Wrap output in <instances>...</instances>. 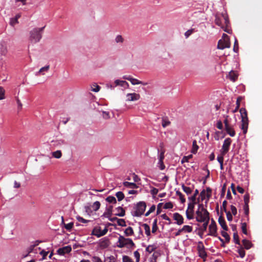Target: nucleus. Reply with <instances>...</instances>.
<instances>
[{"mask_svg": "<svg viewBox=\"0 0 262 262\" xmlns=\"http://www.w3.org/2000/svg\"><path fill=\"white\" fill-rule=\"evenodd\" d=\"M233 241L236 244L240 245L239 239L237 232L233 233Z\"/></svg>", "mask_w": 262, "mask_h": 262, "instance_id": "obj_39", "label": "nucleus"}, {"mask_svg": "<svg viewBox=\"0 0 262 262\" xmlns=\"http://www.w3.org/2000/svg\"><path fill=\"white\" fill-rule=\"evenodd\" d=\"M176 194L179 197L182 203H184L185 202V199H184L183 195L181 192L179 191H177Z\"/></svg>", "mask_w": 262, "mask_h": 262, "instance_id": "obj_46", "label": "nucleus"}, {"mask_svg": "<svg viewBox=\"0 0 262 262\" xmlns=\"http://www.w3.org/2000/svg\"><path fill=\"white\" fill-rule=\"evenodd\" d=\"M61 219H62V223L64 224V228L68 230H71L72 229V228L73 227V225H74V224L73 222H71L70 223H68V224H65L64 223V219H63V217H61Z\"/></svg>", "mask_w": 262, "mask_h": 262, "instance_id": "obj_28", "label": "nucleus"}, {"mask_svg": "<svg viewBox=\"0 0 262 262\" xmlns=\"http://www.w3.org/2000/svg\"><path fill=\"white\" fill-rule=\"evenodd\" d=\"M113 206H111L107 209V211L104 212L103 215L105 217L109 218L112 215Z\"/></svg>", "mask_w": 262, "mask_h": 262, "instance_id": "obj_38", "label": "nucleus"}, {"mask_svg": "<svg viewBox=\"0 0 262 262\" xmlns=\"http://www.w3.org/2000/svg\"><path fill=\"white\" fill-rule=\"evenodd\" d=\"M242 243L244 246V248L247 250L249 249L252 246L251 242L246 239H243Z\"/></svg>", "mask_w": 262, "mask_h": 262, "instance_id": "obj_25", "label": "nucleus"}, {"mask_svg": "<svg viewBox=\"0 0 262 262\" xmlns=\"http://www.w3.org/2000/svg\"><path fill=\"white\" fill-rule=\"evenodd\" d=\"M225 130L227 134L231 137H234L235 136V132L231 125L225 127Z\"/></svg>", "mask_w": 262, "mask_h": 262, "instance_id": "obj_24", "label": "nucleus"}, {"mask_svg": "<svg viewBox=\"0 0 262 262\" xmlns=\"http://www.w3.org/2000/svg\"><path fill=\"white\" fill-rule=\"evenodd\" d=\"M126 101H135L139 100L140 99V95L139 94L133 93H128L126 95Z\"/></svg>", "mask_w": 262, "mask_h": 262, "instance_id": "obj_15", "label": "nucleus"}, {"mask_svg": "<svg viewBox=\"0 0 262 262\" xmlns=\"http://www.w3.org/2000/svg\"><path fill=\"white\" fill-rule=\"evenodd\" d=\"M221 234L224 237H225L226 242L229 243L230 242V236L226 232L223 231L221 232Z\"/></svg>", "mask_w": 262, "mask_h": 262, "instance_id": "obj_41", "label": "nucleus"}, {"mask_svg": "<svg viewBox=\"0 0 262 262\" xmlns=\"http://www.w3.org/2000/svg\"><path fill=\"white\" fill-rule=\"evenodd\" d=\"M45 27L34 28L30 32L29 41L31 43H36L42 38V33Z\"/></svg>", "mask_w": 262, "mask_h": 262, "instance_id": "obj_3", "label": "nucleus"}, {"mask_svg": "<svg viewBox=\"0 0 262 262\" xmlns=\"http://www.w3.org/2000/svg\"><path fill=\"white\" fill-rule=\"evenodd\" d=\"M170 124V122L166 118H163L162 121V125L163 127H166Z\"/></svg>", "mask_w": 262, "mask_h": 262, "instance_id": "obj_36", "label": "nucleus"}, {"mask_svg": "<svg viewBox=\"0 0 262 262\" xmlns=\"http://www.w3.org/2000/svg\"><path fill=\"white\" fill-rule=\"evenodd\" d=\"M115 219L117 220V224L119 226L121 227H125L126 226L125 221L124 219H118L117 217H115Z\"/></svg>", "mask_w": 262, "mask_h": 262, "instance_id": "obj_35", "label": "nucleus"}, {"mask_svg": "<svg viewBox=\"0 0 262 262\" xmlns=\"http://www.w3.org/2000/svg\"><path fill=\"white\" fill-rule=\"evenodd\" d=\"M158 229V227L157 226V219H155L152 226V230L151 232L152 233H155L157 230Z\"/></svg>", "mask_w": 262, "mask_h": 262, "instance_id": "obj_33", "label": "nucleus"}, {"mask_svg": "<svg viewBox=\"0 0 262 262\" xmlns=\"http://www.w3.org/2000/svg\"><path fill=\"white\" fill-rule=\"evenodd\" d=\"M52 142L54 143V145H55V146H60V145L65 144V142H64V140H63L53 141Z\"/></svg>", "mask_w": 262, "mask_h": 262, "instance_id": "obj_48", "label": "nucleus"}, {"mask_svg": "<svg viewBox=\"0 0 262 262\" xmlns=\"http://www.w3.org/2000/svg\"><path fill=\"white\" fill-rule=\"evenodd\" d=\"M211 189L208 187L207 188V192L205 190H203L201 191L200 193V198L202 201L205 200V203L206 204L208 202V201L209 198L211 196Z\"/></svg>", "mask_w": 262, "mask_h": 262, "instance_id": "obj_11", "label": "nucleus"}, {"mask_svg": "<svg viewBox=\"0 0 262 262\" xmlns=\"http://www.w3.org/2000/svg\"><path fill=\"white\" fill-rule=\"evenodd\" d=\"M173 204L171 202H167V203H166L164 206H163V208L164 209H171L173 208Z\"/></svg>", "mask_w": 262, "mask_h": 262, "instance_id": "obj_52", "label": "nucleus"}, {"mask_svg": "<svg viewBox=\"0 0 262 262\" xmlns=\"http://www.w3.org/2000/svg\"><path fill=\"white\" fill-rule=\"evenodd\" d=\"M183 190L188 194H190L192 192V189L189 187L183 186Z\"/></svg>", "mask_w": 262, "mask_h": 262, "instance_id": "obj_51", "label": "nucleus"}, {"mask_svg": "<svg viewBox=\"0 0 262 262\" xmlns=\"http://www.w3.org/2000/svg\"><path fill=\"white\" fill-rule=\"evenodd\" d=\"M196 195V189L195 190L193 195L191 198H189L190 203L188 204V208L186 210L187 218L189 220L192 219L193 217L194 208L195 204V196Z\"/></svg>", "mask_w": 262, "mask_h": 262, "instance_id": "obj_6", "label": "nucleus"}, {"mask_svg": "<svg viewBox=\"0 0 262 262\" xmlns=\"http://www.w3.org/2000/svg\"><path fill=\"white\" fill-rule=\"evenodd\" d=\"M93 211H97L100 207V203L99 201L95 202L91 206Z\"/></svg>", "mask_w": 262, "mask_h": 262, "instance_id": "obj_30", "label": "nucleus"}, {"mask_svg": "<svg viewBox=\"0 0 262 262\" xmlns=\"http://www.w3.org/2000/svg\"><path fill=\"white\" fill-rule=\"evenodd\" d=\"M108 231V228L105 227L103 230H101V227L99 226L95 227L92 232V234L96 236L97 237H100L106 234Z\"/></svg>", "mask_w": 262, "mask_h": 262, "instance_id": "obj_9", "label": "nucleus"}, {"mask_svg": "<svg viewBox=\"0 0 262 262\" xmlns=\"http://www.w3.org/2000/svg\"><path fill=\"white\" fill-rule=\"evenodd\" d=\"M209 235L217 236V226L215 222L213 219L211 220V224L209 226Z\"/></svg>", "mask_w": 262, "mask_h": 262, "instance_id": "obj_13", "label": "nucleus"}, {"mask_svg": "<svg viewBox=\"0 0 262 262\" xmlns=\"http://www.w3.org/2000/svg\"><path fill=\"white\" fill-rule=\"evenodd\" d=\"M134 255L136 259V262H139L140 260V253L138 252V251H136L134 252Z\"/></svg>", "mask_w": 262, "mask_h": 262, "instance_id": "obj_57", "label": "nucleus"}, {"mask_svg": "<svg viewBox=\"0 0 262 262\" xmlns=\"http://www.w3.org/2000/svg\"><path fill=\"white\" fill-rule=\"evenodd\" d=\"M173 219L177 221L176 223L179 225H182L183 224V216L178 213H174L173 214Z\"/></svg>", "mask_w": 262, "mask_h": 262, "instance_id": "obj_19", "label": "nucleus"}, {"mask_svg": "<svg viewBox=\"0 0 262 262\" xmlns=\"http://www.w3.org/2000/svg\"><path fill=\"white\" fill-rule=\"evenodd\" d=\"M157 247L155 245H148L146 248V251L148 252L149 253H151L155 250H156Z\"/></svg>", "mask_w": 262, "mask_h": 262, "instance_id": "obj_34", "label": "nucleus"}, {"mask_svg": "<svg viewBox=\"0 0 262 262\" xmlns=\"http://www.w3.org/2000/svg\"><path fill=\"white\" fill-rule=\"evenodd\" d=\"M92 91L98 92L100 90V87L97 84H94L92 87Z\"/></svg>", "mask_w": 262, "mask_h": 262, "instance_id": "obj_58", "label": "nucleus"}, {"mask_svg": "<svg viewBox=\"0 0 262 262\" xmlns=\"http://www.w3.org/2000/svg\"><path fill=\"white\" fill-rule=\"evenodd\" d=\"M245 205H248L250 201V195L249 193H246L245 194L244 197Z\"/></svg>", "mask_w": 262, "mask_h": 262, "instance_id": "obj_50", "label": "nucleus"}, {"mask_svg": "<svg viewBox=\"0 0 262 262\" xmlns=\"http://www.w3.org/2000/svg\"><path fill=\"white\" fill-rule=\"evenodd\" d=\"M77 220L81 223H87L89 222V220H85L84 219L82 218V217H80L79 216H77Z\"/></svg>", "mask_w": 262, "mask_h": 262, "instance_id": "obj_60", "label": "nucleus"}, {"mask_svg": "<svg viewBox=\"0 0 262 262\" xmlns=\"http://www.w3.org/2000/svg\"><path fill=\"white\" fill-rule=\"evenodd\" d=\"M230 208H231V212H232V214L233 215H235L237 213V209H236V208L233 206V205H231L230 206Z\"/></svg>", "mask_w": 262, "mask_h": 262, "instance_id": "obj_64", "label": "nucleus"}, {"mask_svg": "<svg viewBox=\"0 0 262 262\" xmlns=\"http://www.w3.org/2000/svg\"><path fill=\"white\" fill-rule=\"evenodd\" d=\"M198 222L203 223L202 226L198 224V229L204 232L207 229L209 221V214L204 207L203 204H199V198H198Z\"/></svg>", "mask_w": 262, "mask_h": 262, "instance_id": "obj_1", "label": "nucleus"}, {"mask_svg": "<svg viewBox=\"0 0 262 262\" xmlns=\"http://www.w3.org/2000/svg\"><path fill=\"white\" fill-rule=\"evenodd\" d=\"M228 77L230 80H231L233 82H234L237 79L238 75L235 72L231 71L229 73Z\"/></svg>", "mask_w": 262, "mask_h": 262, "instance_id": "obj_23", "label": "nucleus"}, {"mask_svg": "<svg viewBox=\"0 0 262 262\" xmlns=\"http://www.w3.org/2000/svg\"><path fill=\"white\" fill-rule=\"evenodd\" d=\"M230 47V42L229 39H220L217 44V48L219 49L223 50L225 48H228Z\"/></svg>", "mask_w": 262, "mask_h": 262, "instance_id": "obj_12", "label": "nucleus"}, {"mask_svg": "<svg viewBox=\"0 0 262 262\" xmlns=\"http://www.w3.org/2000/svg\"><path fill=\"white\" fill-rule=\"evenodd\" d=\"M198 254L199 256L203 259V261L206 260L208 255L203 244L201 242L198 243Z\"/></svg>", "mask_w": 262, "mask_h": 262, "instance_id": "obj_8", "label": "nucleus"}, {"mask_svg": "<svg viewBox=\"0 0 262 262\" xmlns=\"http://www.w3.org/2000/svg\"><path fill=\"white\" fill-rule=\"evenodd\" d=\"M142 226L145 230V233L147 236H150L151 235L150 227L147 224H143Z\"/></svg>", "mask_w": 262, "mask_h": 262, "instance_id": "obj_26", "label": "nucleus"}, {"mask_svg": "<svg viewBox=\"0 0 262 262\" xmlns=\"http://www.w3.org/2000/svg\"><path fill=\"white\" fill-rule=\"evenodd\" d=\"M158 164L160 170L164 169L165 167L163 163V160H159Z\"/></svg>", "mask_w": 262, "mask_h": 262, "instance_id": "obj_55", "label": "nucleus"}, {"mask_svg": "<svg viewBox=\"0 0 262 262\" xmlns=\"http://www.w3.org/2000/svg\"><path fill=\"white\" fill-rule=\"evenodd\" d=\"M116 86L120 85L121 86L124 87V88H128L129 84L126 81L116 80L115 81Z\"/></svg>", "mask_w": 262, "mask_h": 262, "instance_id": "obj_22", "label": "nucleus"}, {"mask_svg": "<svg viewBox=\"0 0 262 262\" xmlns=\"http://www.w3.org/2000/svg\"><path fill=\"white\" fill-rule=\"evenodd\" d=\"M156 206L155 205H152L149 208V210L145 214L146 216H148L151 212H154L155 210Z\"/></svg>", "mask_w": 262, "mask_h": 262, "instance_id": "obj_53", "label": "nucleus"}, {"mask_svg": "<svg viewBox=\"0 0 262 262\" xmlns=\"http://www.w3.org/2000/svg\"><path fill=\"white\" fill-rule=\"evenodd\" d=\"M49 68H50V66L49 65H47V66H46L44 67L41 68L39 70L38 73L36 74V75H38L39 74H41L42 75H44L43 72H48V70H49Z\"/></svg>", "mask_w": 262, "mask_h": 262, "instance_id": "obj_31", "label": "nucleus"}, {"mask_svg": "<svg viewBox=\"0 0 262 262\" xmlns=\"http://www.w3.org/2000/svg\"><path fill=\"white\" fill-rule=\"evenodd\" d=\"M5 91L3 87H0V100L4 99Z\"/></svg>", "mask_w": 262, "mask_h": 262, "instance_id": "obj_49", "label": "nucleus"}, {"mask_svg": "<svg viewBox=\"0 0 262 262\" xmlns=\"http://www.w3.org/2000/svg\"><path fill=\"white\" fill-rule=\"evenodd\" d=\"M92 260L93 262H103L101 259L96 256H94L92 257Z\"/></svg>", "mask_w": 262, "mask_h": 262, "instance_id": "obj_59", "label": "nucleus"}, {"mask_svg": "<svg viewBox=\"0 0 262 262\" xmlns=\"http://www.w3.org/2000/svg\"><path fill=\"white\" fill-rule=\"evenodd\" d=\"M241 228L243 233L247 235L248 234L247 230V224L246 223H242Z\"/></svg>", "mask_w": 262, "mask_h": 262, "instance_id": "obj_47", "label": "nucleus"}, {"mask_svg": "<svg viewBox=\"0 0 262 262\" xmlns=\"http://www.w3.org/2000/svg\"><path fill=\"white\" fill-rule=\"evenodd\" d=\"M123 78L124 79H126V80L129 81L133 85L141 84L144 85H145L147 84V83L143 82L141 81L138 80L137 79L134 78L132 77H131L130 76L125 75V76H123Z\"/></svg>", "mask_w": 262, "mask_h": 262, "instance_id": "obj_14", "label": "nucleus"}, {"mask_svg": "<svg viewBox=\"0 0 262 262\" xmlns=\"http://www.w3.org/2000/svg\"><path fill=\"white\" fill-rule=\"evenodd\" d=\"M237 252L241 258H243L245 257V251L243 247H240L237 250Z\"/></svg>", "mask_w": 262, "mask_h": 262, "instance_id": "obj_42", "label": "nucleus"}, {"mask_svg": "<svg viewBox=\"0 0 262 262\" xmlns=\"http://www.w3.org/2000/svg\"><path fill=\"white\" fill-rule=\"evenodd\" d=\"M124 233L127 236L133 235L134 234L133 229L131 227H128L125 230Z\"/></svg>", "mask_w": 262, "mask_h": 262, "instance_id": "obj_29", "label": "nucleus"}, {"mask_svg": "<svg viewBox=\"0 0 262 262\" xmlns=\"http://www.w3.org/2000/svg\"><path fill=\"white\" fill-rule=\"evenodd\" d=\"M122 261L123 262H133V260L127 255L123 256Z\"/></svg>", "mask_w": 262, "mask_h": 262, "instance_id": "obj_54", "label": "nucleus"}, {"mask_svg": "<svg viewBox=\"0 0 262 262\" xmlns=\"http://www.w3.org/2000/svg\"><path fill=\"white\" fill-rule=\"evenodd\" d=\"M8 43L5 41H1L0 43V53L3 56H6L8 53Z\"/></svg>", "mask_w": 262, "mask_h": 262, "instance_id": "obj_17", "label": "nucleus"}, {"mask_svg": "<svg viewBox=\"0 0 262 262\" xmlns=\"http://www.w3.org/2000/svg\"><path fill=\"white\" fill-rule=\"evenodd\" d=\"M110 244V239L107 237L100 239L98 243L99 246L101 249L107 248Z\"/></svg>", "mask_w": 262, "mask_h": 262, "instance_id": "obj_16", "label": "nucleus"}, {"mask_svg": "<svg viewBox=\"0 0 262 262\" xmlns=\"http://www.w3.org/2000/svg\"><path fill=\"white\" fill-rule=\"evenodd\" d=\"M123 185L125 187L131 188H137L138 186L136 184L134 183H130L128 182H123Z\"/></svg>", "mask_w": 262, "mask_h": 262, "instance_id": "obj_27", "label": "nucleus"}, {"mask_svg": "<svg viewBox=\"0 0 262 262\" xmlns=\"http://www.w3.org/2000/svg\"><path fill=\"white\" fill-rule=\"evenodd\" d=\"M195 32V29H191L188 30H187L185 33V36L186 38H188L192 33Z\"/></svg>", "mask_w": 262, "mask_h": 262, "instance_id": "obj_45", "label": "nucleus"}, {"mask_svg": "<svg viewBox=\"0 0 262 262\" xmlns=\"http://www.w3.org/2000/svg\"><path fill=\"white\" fill-rule=\"evenodd\" d=\"M116 258L115 256L111 255L105 258L104 262H116Z\"/></svg>", "mask_w": 262, "mask_h": 262, "instance_id": "obj_43", "label": "nucleus"}, {"mask_svg": "<svg viewBox=\"0 0 262 262\" xmlns=\"http://www.w3.org/2000/svg\"><path fill=\"white\" fill-rule=\"evenodd\" d=\"M124 39L123 38V37H122L121 35H118L116 36V38H115V41L117 43H119V42H123Z\"/></svg>", "mask_w": 262, "mask_h": 262, "instance_id": "obj_56", "label": "nucleus"}, {"mask_svg": "<svg viewBox=\"0 0 262 262\" xmlns=\"http://www.w3.org/2000/svg\"><path fill=\"white\" fill-rule=\"evenodd\" d=\"M146 205L144 202H140L138 203L134 207V211L132 215L134 216H140L142 215L146 209Z\"/></svg>", "mask_w": 262, "mask_h": 262, "instance_id": "obj_7", "label": "nucleus"}, {"mask_svg": "<svg viewBox=\"0 0 262 262\" xmlns=\"http://www.w3.org/2000/svg\"><path fill=\"white\" fill-rule=\"evenodd\" d=\"M116 196L117 198L118 201H121L124 198V195L122 191L117 192L116 193Z\"/></svg>", "mask_w": 262, "mask_h": 262, "instance_id": "obj_40", "label": "nucleus"}, {"mask_svg": "<svg viewBox=\"0 0 262 262\" xmlns=\"http://www.w3.org/2000/svg\"><path fill=\"white\" fill-rule=\"evenodd\" d=\"M52 155L54 158L59 159L61 157L62 152L61 150H58L52 152Z\"/></svg>", "mask_w": 262, "mask_h": 262, "instance_id": "obj_32", "label": "nucleus"}, {"mask_svg": "<svg viewBox=\"0 0 262 262\" xmlns=\"http://www.w3.org/2000/svg\"><path fill=\"white\" fill-rule=\"evenodd\" d=\"M231 142L232 140L229 138H227L224 140L222 146L221 155L224 156L228 152Z\"/></svg>", "mask_w": 262, "mask_h": 262, "instance_id": "obj_10", "label": "nucleus"}, {"mask_svg": "<svg viewBox=\"0 0 262 262\" xmlns=\"http://www.w3.org/2000/svg\"><path fill=\"white\" fill-rule=\"evenodd\" d=\"M135 245L132 239L125 238L122 235H120L118 242H117V247L120 248H126L128 249L133 248Z\"/></svg>", "mask_w": 262, "mask_h": 262, "instance_id": "obj_4", "label": "nucleus"}, {"mask_svg": "<svg viewBox=\"0 0 262 262\" xmlns=\"http://www.w3.org/2000/svg\"><path fill=\"white\" fill-rule=\"evenodd\" d=\"M244 210L245 215L248 216L249 213V205H245L244 206Z\"/></svg>", "mask_w": 262, "mask_h": 262, "instance_id": "obj_61", "label": "nucleus"}, {"mask_svg": "<svg viewBox=\"0 0 262 262\" xmlns=\"http://www.w3.org/2000/svg\"><path fill=\"white\" fill-rule=\"evenodd\" d=\"M219 223L222 227V228L225 231H227L228 230V228L226 225L225 220L224 217L222 215H221L218 220Z\"/></svg>", "mask_w": 262, "mask_h": 262, "instance_id": "obj_20", "label": "nucleus"}, {"mask_svg": "<svg viewBox=\"0 0 262 262\" xmlns=\"http://www.w3.org/2000/svg\"><path fill=\"white\" fill-rule=\"evenodd\" d=\"M215 23L223 29L225 32L230 33L231 30L229 28L230 21L228 16L226 14L216 15Z\"/></svg>", "mask_w": 262, "mask_h": 262, "instance_id": "obj_2", "label": "nucleus"}, {"mask_svg": "<svg viewBox=\"0 0 262 262\" xmlns=\"http://www.w3.org/2000/svg\"><path fill=\"white\" fill-rule=\"evenodd\" d=\"M192 227L188 225H185L182 228V230L183 232H190L192 231Z\"/></svg>", "mask_w": 262, "mask_h": 262, "instance_id": "obj_44", "label": "nucleus"}, {"mask_svg": "<svg viewBox=\"0 0 262 262\" xmlns=\"http://www.w3.org/2000/svg\"><path fill=\"white\" fill-rule=\"evenodd\" d=\"M227 204V202L226 200H225L224 201H223L222 206L221 207V209L225 212L227 211V209H226Z\"/></svg>", "mask_w": 262, "mask_h": 262, "instance_id": "obj_63", "label": "nucleus"}, {"mask_svg": "<svg viewBox=\"0 0 262 262\" xmlns=\"http://www.w3.org/2000/svg\"><path fill=\"white\" fill-rule=\"evenodd\" d=\"M106 201L110 203L116 204L117 202L115 197L113 196H108L106 198Z\"/></svg>", "mask_w": 262, "mask_h": 262, "instance_id": "obj_37", "label": "nucleus"}, {"mask_svg": "<svg viewBox=\"0 0 262 262\" xmlns=\"http://www.w3.org/2000/svg\"><path fill=\"white\" fill-rule=\"evenodd\" d=\"M115 211L116 212L115 213V215L119 216H124L125 214V210L122 207H118L115 209Z\"/></svg>", "mask_w": 262, "mask_h": 262, "instance_id": "obj_21", "label": "nucleus"}, {"mask_svg": "<svg viewBox=\"0 0 262 262\" xmlns=\"http://www.w3.org/2000/svg\"><path fill=\"white\" fill-rule=\"evenodd\" d=\"M239 112L242 118L241 129L243 130L244 134H246L247 132L249 124L247 112L246 108H241L239 110Z\"/></svg>", "mask_w": 262, "mask_h": 262, "instance_id": "obj_5", "label": "nucleus"}, {"mask_svg": "<svg viewBox=\"0 0 262 262\" xmlns=\"http://www.w3.org/2000/svg\"><path fill=\"white\" fill-rule=\"evenodd\" d=\"M18 22V20H17V18H12L10 20V25H12V26H14L15 25H16V24H17Z\"/></svg>", "mask_w": 262, "mask_h": 262, "instance_id": "obj_62", "label": "nucleus"}, {"mask_svg": "<svg viewBox=\"0 0 262 262\" xmlns=\"http://www.w3.org/2000/svg\"><path fill=\"white\" fill-rule=\"evenodd\" d=\"M71 251V247L70 246H67L59 248L57 250V253L60 255H64L66 253H70Z\"/></svg>", "mask_w": 262, "mask_h": 262, "instance_id": "obj_18", "label": "nucleus"}]
</instances>
